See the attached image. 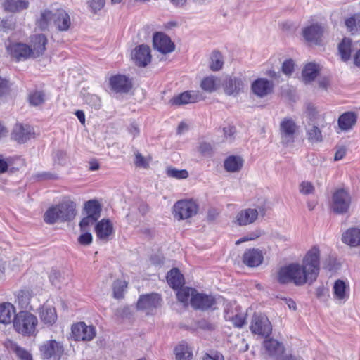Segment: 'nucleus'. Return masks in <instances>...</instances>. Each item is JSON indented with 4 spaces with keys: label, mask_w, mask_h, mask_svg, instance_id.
Returning a JSON list of instances; mask_svg holds the SVG:
<instances>
[{
    "label": "nucleus",
    "mask_w": 360,
    "mask_h": 360,
    "mask_svg": "<svg viewBox=\"0 0 360 360\" xmlns=\"http://www.w3.org/2000/svg\"><path fill=\"white\" fill-rule=\"evenodd\" d=\"M134 162L137 167L144 168L148 167V162L146 161V158L139 153H136Z\"/></svg>",
    "instance_id": "obj_60"
},
{
    "label": "nucleus",
    "mask_w": 360,
    "mask_h": 360,
    "mask_svg": "<svg viewBox=\"0 0 360 360\" xmlns=\"http://www.w3.org/2000/svg\"><path fill=\"white\" fill-rule=\"evenodd\" d=\"M89 5L91 7L92 11L96 13L98 11L101 10L105 4V0H89Z\"/></svg>",
    "instance_id": "obj_55"
},
{
    "label": "nucleus",
    "mask_w": 360,
    "mask_h": 360,
    "mask_svg": "<svg viewBox=\"0 0 360 360\" xmlns=\"http://www.w3.org/2000/svg\"><path fill=\"white\" fill-rule=\"evenodd\" d=\"M180 288L176 293L177 299L179 302L187 304L189 297H192V295L195 293L196 290L188 287Z\"/></svg>",
    "instance_id": "obj_45"
},
{
    "label": "nucleus",
    "mask_w": 360,
    "mask_h": 360,
    "mask_svg": "<svg viewBox=\"0 0 360 360\" xmlns=\"http://www.w3.org/2000/svg\"><path fill=\"white\" fill-rule=\"evenodd\" d=\"M166 174L169 177L176 179H184L188 176V172L186 169H178L174 167H167Z\"/></svg>",
    "instance_id": "obj_49"
},
{
    "label": "nucleus",
    "mask_w": 360,
    "mask_h": 360,
    "mask_svg": "<svg viewBox=\"0 0 360 360\" xmlns=\"http://www.w3.org/2000/svg\"><path fill=\"white\" fill-rule=\"evenodd\" d=\"M76 214V204L68 199L49 207L44 214V220L49 224H53L57 221H70L75 219Z\"/></svg>",
    "instance_id": "obj_2"
},
{
    "label": "nucleus",
    "mask_w": 360,
    "mask_h": 360,
    "mask_svg": "<svg viewBox=\"0 0 360 360\" xmlns=\"http://www.w3.org/2000/svg\"><path fill=\"white\" fill-rule=\"evenodd\" d=\"M202 360H224V357L218 352H212L210 354L206 353Z\"/></svg>",
    "instance_id": "obj_61"
},
{
    "label": "nucleus",
    "mask_w": 360,
    "mask_h": 360,
    "mask_svg": "<svg viewBox=\"0 0 360 360\" xmlns=\"http://www.w3.org/2000/svg\"><path fill=\"white\" fill-rule=\"evenodd\" d=\"M37 324V316L27 311H21L16 314L13 323L17 333L28 337L34 335Z\"/></svg>",
    "instance_id": "obj_3"
},
{
    "label": "nucleus",
    "mask_w": 360,
    "mask_h": 360,
    "mask_svg": "<svg viewBox=\"0 0 360 360\" xmlns=\"http://www.w3.org/2000/svg\"><path fill=\"white\" fill-rule=\"evenodd\" d=\"M250 330L252 333L267 337L271 334L272 327L265 315L255 314L252 320Z\"/></svg>",
    "instance_id": "obj_7"
},
{
    "label": "nucleus",
    "mask_w": 360,
    "mask_h": 360,
    "mask_svg": "<svg viewBox=\"0 0 360 360\" xmlns=\"http://www.w3.org/2000/svg\"><path fill=\"white\" fill-rule=\"evenodd\" d=\"M346 288L345 282L342 280H337L333 285L335 297L338 300H344L347 297Z\"/></svg>",
    "instance_id": "obj_42"
},
{
    "label": "nucleus",
    "mask_w": 360,
    "mask_h": 360,
    "mask_svg": "<svg viewBox=\"0 0 360 360\" xmlns=\"http://www.w3.org/2000/svg\"><path fill=\"white\" fill-rule=\"evenodd\" d=\"M191 304L195 309L205 311L216 304V300L212 295L199 293L196 291L191 297Z\"/></svg>",
    "instance_id": "obj_12"
},
{
    "label": "nucleus",
    "mask_w": 360,
    "mask_h": 360,
    "mask_svg": "<svg viewBox=\"0 0 360 360\" xmlns=\"http://www.w3.org/2000/svg\"><path fill=\"white\" fill-rule=\"evenodd\" d=\"M31 299V293L29 290H22L18 292L17 295V301L21 308L29 309L30 301Z\"/></svg>",
    "instance_id": "obj_43"
},
{
    "label": "nucleus",
    "mask_w": 360,
    "mask_h": 360,
    "mask_svg": "<svg viewBox=\"0 0 360 360\" xmlns=\"http://www.w3.org/2000/svg\"><path fill=\"white\" fill-rule=\"evenodd\" d=\"M2 6L6 11L15 13L27 9L29 2L24 0H6Z\"/></svg>",
    "instance_id": "obj_33"
},
{
    "label": "nucleus",
    "mask_w": 360,
    "mask_h": 360,
    "mask_svg": "<svg viewBox=\"0 0 360 360\" xmlns=\"http://www.w3.org/2000/svg\"><path fill=\"white\" fill-rule=\"evenodd\" d=\"M45 101V94L43 91H36L29 96V102L33 106H38Z\"/></svg>",
    "instance_id": "obj_50"
},
{
    "label": "nucleus",
    "mask_w": 360,
    "mask_h": 360,
    "mask_svg": "<svg viewBox=\"0 0 360 360\" xmlns=\"http://www.w3.org/2000/svg\"><path fill=\"white\" fill-rule=\"evenodd\" d=\"M135 63L140 67H145L150 62V50L148 46L141 44L137 46L132 53Z\"/></svg>",
    "instance_id": "obj_19"
},
{
    "label": "nucleus",
    "mask_w": 360,
    "mask_h": 360,
    "mask_svg": "<svg viewBox=\"0 0 360 360\" xmlns=\"http://www.w3.org/2000/svg\"><path fill=\"white\" fill-rule=\"evenodd\" d=\"M243 165V160L238 155H230L226 158L224 167L229 172H237L241 169Z\"/></svg>",
    "instance_id": "obj_31"
},
{
    "label": "nucleus",
    "mask_w": 360,
    "mask_h": 360,
    "mask_svg": "<svg viewBox=\"0 0 360 360\" xmlns=\"http://www.w3.org/2000/svg\"><path fill=\"white\" fill-rule=\"evenodd\" d=\"M112 89L117 93H128L132 87L131 80L124 75H115L110 79Z\"/></svg>",
    "instance_id": "obj_18"
},
{
    "label": "nucleus",
    "mask_w": 360,
    "mask_h": 360,
    "mask_svg": "<svg viewBox=\"0 0 360 360\" xmlns=\"http://www.w3.org/2000/svg\"><path fill=\"white\" fill-rule=\"evenodd\" d=\"M324 32V28L321 24L313 23L302 29V36L307 42L319 44Z\"/></svg>",
    "instance_id": "obj_13"
},
{
    "label": "nucleus",
    "mask_w": 360,
    "mask_h": 360,
    "mask_svg": "<svg viewBox=\"0 0 360 360\" xmlns=\"http://www.w3.org/2000/svg\"><path fill=\"white\" fill-rule=\"evenodd\" d=\"M127 287V283L124 281L116 280L112 284L113 296L116 299L123 297L124 291Z\"/></svg>",
    "instance_id": "obj_46"
},
{
    "label": "nucleus",
    "mask_w": 360,
    "mask_h": 360,
    "mask_svg": "<svg viewBox=\"0 0 360 360\" xmlns=\"http://www.w3.org/2000/svg\"><path fill=\"white\" fill-rule=\"evenodd\" d=\"M10 90V85L8 80L0 77V96L6 94Z\"/></svg>",
    "instance_id": "obj_63"
},
{
    "label": "nucleus",
    "mask_w": 360,
    "mask_h": 360,
    "mask_svg": "<svg viewBox=\"0 0 360 360\" xmlns=\"http://www.w3.org/2000/svg\"><path fill=\"white\" fill-rule=\"evenodd\" d=\"M304 115L311 122H314L317 119L318 112L314 105L311 103L307 104Z\"/></svg>",
    "instance_id": "obj_51"
},
{
    "label": "nucleus",
    "mask_w": 360,
    "mask_h": 360,
    "mask_svg": "<svg viewBox=\"0 0 360 360\" xmlns=\"http://www.w3.org/2000/svg\"><path fill=\"white\" fill-rule=\"evenodd\" d=\"M306 134L308 141L311 143H319L323 141L321 129L314 124L311 127L307 129Z\"/></svg>",
    "instance_id": "obj_37"
},
{
    "label": "nucleus",
    "mask_w": 360,
    "mask_h": 360,
    "mask_svg": "<svg viewBox=\"0 0 360 360\" xmlns=\"http://www.w3.org/2000/svg\"><path fill=\"white\" fill-rule=\"evenodd\" d=\"M262 233L260 230H255L253 232L250 233L248 235L240 238L236 242V245H239L243 242L255 240L261 236Z\"/></svg>",
    "instance_id": "obj_53"
},
{
    "label": "nucleus",
    "mask_w": 360,
    "mask_h": 360,
    "mask_svg": "<svg viewBox=\"0 0 360 360\" xmlns=\"http://www.w3.org/2000/svg\"><path fill=\"white\" fill-rule=\"evenodd\" d=\"M40 352L44 359L59 360L63 353V347L60 342L51 340L41 345Z\"/></svg>",
    "instance_id": "obj_8"
},
{
    "label": "nucleus",
    "mask_w": 360,
    "mask_h": 360,
    "mask_svg": "<svg viewBox=\"0 0 360 360\" xmlns=\"http://www.w3.org/2000/svg\"><path fill=\"white\" fill-rule=\"evenodd\" d=\"M298 129L299 127L292 118L285 117L280 124L281 143L283 145L292 143Z\"/></svg>",
    "instance_id": "obj_6"
},
{
    "label": "nucleus",
    "mask_w": 360,
    "mask_h": 360,
    "mask_svg": "<svg viewBox=\"0 0 360 360\" xmlns=\"http://www.w3.org/2000/svg\"><path fill=\"white\" fill-rule=\"evenodd\" d=\"M314 187L311 183L303 181L300 186V191L304 195H309L314 192Z\"/></svg>",
    "instance_id": "obj_56"
},
{
    "label": "nucleus",
    "mask_w": 360,
    "mask_h": 360,
    "mask_svg": "<svg viewBox=\"0 0 360 360\" xmlns=\"http://www.w3.org/2000/svg\"><path fill=\"white\" fill-rule=\"evenodd\" d=\"M174 354L176 360H190L192 357V353L185 342H181L174 348Z\"/></svg>",
    "instance_id": "obj_35"
},
{
    "label": "nucleus",
    "mask_w": 360,
    "mask_h": 360,
    "mask_svg": "<svg viewBox=\"0 0 360 360\" xmlns=\"http://www.w3.org/2000/svg\"><path fill=\"white\" fill-rule=\"evenodd\" d=\"M162 299L159 294L152 292L140 295L136 308L139 310H153L161 305Z\"/></svg>",
    "instance_id": "obj_10"
},
{
    "label": "nucleus",
    "mask_w": 360,
    "mask_h": 360,
    "mask_svg": "<svg viewBox=\"0 0 360 360\" xmlns=\"http://www.w3.org/2000/svg\"><path fill=\"white\" fill-rule=\"evenodd\" d=\"M352 197L345 188L336 189L332 194L330 210L337 214H344L349 212Z\"/></svg>",
    "instance_id": "obj_4"
},
{
    "label": "nucleus",
    "mask_w": 360,
    "mask_h": 360,
    "mask_svg": "<svg viewBox=\"0 0 360 360\" xmlns=\"http://www.w3.org/2000/svg\"><path fill=\"white\" fill-rule=\"evenodd\" d=\"M41 321L46 325L52 326L57 320L56 309L48 304H44L39 309Z\"/></svg>",
    "instance_id": "obj_26"
},
{
    "label": "nucleus",
    "mask_w": 360,
    "mask_h": 360,
    "mask_svg": "<svg viewBox=\"0 0 360 360\" xmlns=\"http://www.w3.org/2000/svg\"><path fill=\"white\" fill-rule=\"evenodd\" d=\"M98 219L87 215L79 222V227L82 231H86L89 226L93 225Z\"/></svg>",
    "instance_id": "obj_52"
},
{
    "label": "nucleus",
    "mask_w": 360,
    "mask_h": 360,
    "mask_svg": "<svg viewBox=\"0 0 360 360\" xmlns=\"http://www.w3.org/2000/svg\"><path fill=\"white\" fill-rule=\"evenodd\" d=\"M84 209L87 215L99 219L101 207L96 200H90L85 202Z\"/></svg>",
    "instance_id": "obj_36"
},
{
    "label": "nucleus",
    "mask_w": 360,
    "mask_h": 360,
    "mask_svg": "<svg viewBox=\"0 0 360 360\" xmlns=\"http://www.w3.org/2000/svg\"><path fill=\"white\" fill-rule=\"evenodd\" d=\"M8 51L11 57L18 61L32 58L31 47L25 44L17 43L10 45L8 47Z\"/></svg>",
    "instance_id": "obj_17"
},
{
    "label": "nucleus",
    "mask_w": 360,
    "mask_h": 360,
    "mask_svg": "<svg viewBox=\"0 0 360 360\" xmlns=\"http://www.w3.org/2000/svg\"><path fill=\"white\" fill-rule=\"evenodd\" d=\"M8 347L21 360H32L30 353L15 342H10Z\"/></svg>",
    "instance_id": "obj_38"
},
{
    "label": "nucleus",
    "mask_w": 360,
    "mask_h": 360,
    "mask_svg": "<svg viewBox=\"0 0 360 360\" xmlns=\"http://www.w3.org/2000/svg\"><path fill=\"white\" fill-rule=\"evenodd\" d=\"M47 41L46 37L43 34H35L32 37V58H37L44 53Z\"/></svg>",
    "instance_id": "obj_23"
},
{
    "label": "nucleus",
    "mask_w": 360,
    "mask_h": 360,
    "mask_svg": "<svg viewBox=\"0 0 360 360\" xmlns=\"http://www.w3.org/2000/svg\"><path fill=\"white\" fill-rule=\"evenodd\" d=\"M153 42L154 49L163 54L171 53L175 49V45L170 37L163 32L155 33Z\"/></svg>",
    "instance_id": "obj_11"
},
{
    "label": "nucleus",
    "mask_w": 360,
    "mask_h": 360,
    "mask_svg": "<svg viewBox=\"0 0 360 360\" xmlns=\"http://www.w3.org/2000/svg\"><path fill=\"white\" fill-rule=\"evenodd\" d=\"M345 25L352 34L360 32V14H355L347 19Z\"/></svg>",
    "instance_id": "obj_41"
},
{
    "label": "nucleus",
    "mask_w": 360,
    "mask_h": 360,
    "mask_svg": "<svg viewBox=\"0 0 360 360\" xmlns=\"http://www.w3.org/2000/svg\"><path fill=\"white\" fill-rule=\"evenodd\" d=\"M263 261V255L259 249L252 248L247 250L243 256V263L249 267L259 266Z\"/></svg>",
    "instance_id": "obj_22"
},
{
    "label": "nucleus",
    "mask_w": 360,
    "mask_h": 360,
    "mask_svg": "<svg viewBox=\"0 0 360 360\" xmlns=\"http://www.w3.org/2000/svg\"><path fill=\"white\" fill-rule=\"evenodd\" d=\"M34 135L33 128L27 124H16L11 133V137L19 143H24Z\"/></svg>",
    "instance_id": "obj_15"
},
{
    "label": "nucleus",
    "mask_w": 360,
    "mask_h": 360,
    "mask_svg": "<svg viewBox=\"0 0 360 360\" xmlns=\"http://www.w3.org/2000/svg\"><path fill=\"white\" fill-rule=\"evenodd\" d=\"M223 87L227 95L237 96L243 90L244 82L241 78L229 77L224 80Z\"/></svg>",
    "instance_id": "obj_16"
},
{
    "label": "nucleus",
    "mask_w": 360,
    "mask_h": 360,
    "mask_svg": "<svg viewBox=\"0 0 360 360\" xmlns=\"http://www.w3.org/2000/svg\"><path fill=\"white\" fill-rule=\"evenodd\" d=\"M55 11L44 9L41 11L39 17L36 20V25L39 30L45 31L49 29L50 24L54 19Z\"/></svg>",
    "instance_id": "obj_28"
},
{
    "label": "nucleus",
    "mask_w": 360,
    "mask_h": 360,
    "mask_svg": "<svg viewBox=\"0 0 360 360\" xmlns=\"http://www.w3.org/2000/svg\"><path fill=\"white\" fill-rule=\"evenodd\" d=\"M198 205L192 199L177 201L173 206V214L178 220H183L195 216L198 211Z\"/></svg>",
    "instance_id": "obj_5"
},
{
    "label": "nucleus",
    "mask_w": 360,
    "mask_h": 360,
    "mask_svg": "<svg viewBox=\"0 0 360 360\" xmlns=\"http://www.w3.org/2000/svg\"><path fill=\"white\" fill-rule=\"evenodd\" d=\"M231 321L234 326L242 328L245 323V317L242 314H236L231 318Z\"/></svg>",
    "instance_id": "obj_57"
},
{
    "label": "nucleus",
    "mask_w": 360,
    "mask_h": 360,
    "mask_svg": "<svg viewBox=\"0 0 360 360\" xmlns=\"http://www.w3.org/2000/svg\"><path fill=\"white\" fill-rule=\"evenodd\" d=\"M273 83L264 78L256 79L251 86L252 92L260 98H263L271 94L273 91Z\"/></svg>",
    "instance_id": "obj_20"
},
{
    "label": "nucleus",
    "mask_w": 360,
    "mask_h": 360,
    "mask_svg": "<svg viewBox=\"0 0 360 360\" xmlns=\"http://www.w3.org/2000/svg\"><path fill=\"white\" fill-rule=\"evenodd\" d=\"M15 314V308L12 304L9 302L0 304V323L6 325L13 322Z\"/></svg>",
    "instance_id": "obj_25"
},
{
    "label": "nucleus",
    "mask_w": 360,
    "mask_h": 360,
    "mask_svg": "<svg viewBox=\"0 0 360 360\" xmlns=\"http://www.w3.org/2000/svg\"><path fill=\"white\" fill-rule=\"evenodd\" d=\"M320 270V251L313 247L304 257L302 264L291 263L282 266L277 273L276 278L280 284L293 283L301 286L306 283L311 285L319 276Z\"/></svg>",
    "instance_id": "obj_1"
},
{
    "label": "nucleus",
    "mask_w": 360,
    "mask_h": 360,
    "mask_svg": "<svg viewBox=\"0 0 360 360\" xmlns=\"http://www.w3.org/2000/svg\"><path fill=\"white\" fill-rule=\"evenodd\" d=\"M258 215L259 212L257 209H243L236 214L232 222L240 226H247L253 224L258 218Z\"/></svg>",
    "instance_id": "obj_14"
},
{
    "label": "nucleus",
    "mask_w": 360,
    "mask_h": 360,
    "mask_svg": "<svg viewBox=\"0 0 360 360\" xmlns=\"http://www.w3.org/2000/svg\"><path fill=\"white\" fill-rule=\"evenodd\" d=\"M193 102H195L193 97L188 91L181 93L176 96H174L169 101V103L172 105H184V104H187L189 103H193Z\"/></svg>",
    "instance_id": "obj_40"
},
{
    "label": "nucleus",
    "mask_w": 360,
    "mask_h": 360,
    "mask_svg": "<svg viewBox=\"0 0 360 360\" xmlns=\"http://www.w3.org/2000/svg\"><path fill=\"white\" fill-rule=\"evenodd\" d=\"M342 240L352 247L360 245V229H349L342 234Z\"/></svg>",
    "instance_id": "obj_29"
},
{
    "label": "nucleus",
    "mask_w": 360,
    "mask_h": 360,
    "mask_svg": "<svg viewBox=\"0 0 360 360\" xmlns=\"http://www.w3.org/2000/svg\"><path fill=\"white\" fill-rule=\"evenodd\" d=\"M264 347L268 355L275 359L280 357L284 352L283 345L274 339L265 340Z\"/></svg>",
    "instance_id": "obj_24"
},
{
    "label": "nucleus",
    "mask_w": 360,
    "mask_h": 360,
    "mask_svg": "<svg viewBox=\"0 0 360 360\" xmlns=\"http://www.w3.org/2000/svg\"><path fill=\"white\" fill-rule=\"evenodd\" d=\"M84 99L88 105L95 110H98L101 107V101L96 94L88 93L84 96Z\"/></svg>",
    "instance_id": "obj_48"
},
{
    "label": "nucleus",
    "mask_w": 360,
    "mask_h": 360,
    "mask_svg": "<svg viewBox=\"0 0 360 360\" xmlns=\"http://www.w3.org/2000/svg\"><path fill=\"white\" fill-rule=\"evenodd\" d=\"M95 231L99 239L108 240L113 231L112 224L109 219H103L96 224Z\"/></svg>",
    "instance_id": "obj_27"
},
{
    "label": "nucleus",
    "mask_w": 360,
    "mask_h": 360,
    "mask_svg": "<svg viewBox=\"0 0 360 360\" xmlns=\"http://www.w3.org/2000/svg\"><path fill=\"white\" fill-rule=\"evenodd\" d=\"M53 25L60 32L68 31L71 25L69 14L63 8L55 11Z\"/></svg>",
    "instance_id": "obj_21"
},
{
    "label": "nucleus",
    "mask_w": 360,
    "mask_h": 360,
    "mask_svg": "<svg viewBox=\"0 0 360 360\" xmlns=\"http://www.w3.org/2000/svg\"><path fill=\"white\" fill-rule=\"evenodd\" d=\"M201 88L209 93H212L216 90V79L213 76L205 77L200 84Z\"/></svg>",
    "instance_id": "obj_47"
},
{
    "label": "nucleus",
    "mask_w": 360,
    "mask_h": 360,
    "mask_svg": "<svg viewBox=\"0 0 360 360\" xmlns=\"http://www.w3.org/2000/svg\"><path fill=\"white\" fill-rule=\"evenodd\" d=\"M167 281L174 289L179 288L184 284V276L177 268H173L167 273Z\"/></svg>",
    "instance_id": "obj_30"
},
{
    "label": "nucleus",
    "mask_w": 360,
    "mask_h": 360,
    "mask_svg": "<svg viewBox=\"0 0 360 360\" xmlns=\"http://www.w3.org/2000/svg\"><path fill=\"white\" fill-rule=\"evenodd\" d=\"M224 61L219 51H214L211 56L210 69L213 71H218L223 67Z\"/></svg>",
    "instance_id": "obj_44"
},
{
    "label": "nucleus",
    "mask_w": 360,
    "mask_h": 360,
    "mask_svg": "<svg viewBox=\"0 0 360 360\" xmlns=\"http://www.w3.org/2000/svg\"><path fill=\"white\" fill-rule=\"evenodd\" d=\"M356 122V115L354 112H347L338 119L339 127L344 131L351 129Z\"/></svg>",
    "instance_id": "obj_32"
},
{
    "label": "nucleus",
    "mask_w": 360,
    "mask_h": 360,
    "mask_svg": "<svg viewBox=\"0 0 360 360\" xmlns=\"http://www.w3.org/2000/svg\"><path fill=\"white\" fill-rule=\"evenodd\" d=\"M317 74L318 69L316 65L314 63H309L305 65L302 75L303 80L307 83L314 80Z\"/></svg>",
    "instance_id": "obj_39"
},
{
    "label": "nucleus",
    "mask_w": 360,
    "mask_h": 360,
    "mask_svg": "<svg viewBox=\"0 0 360 360\" xmlns=\"http://www.w3.org/2000/svg\"><path fill=\"white\" fill-rule=\"evenodd\" d=\"M316 295L320 300H326L328 296V290L323 285L319 286L316 290Z\"/></svg>",
    "instance_id": "obj_62"
},
{
    "label": "nucleus",
    "mask_w": 360,
    "mask_h": 360,
    "mask_svg": "<svg viewBox=\"0 0 360 360\" xmlns=\"http://www.w3.org/2000/svg\"><path fill=\"white\" fill-rule=\"evenodd\" d=\"M92 235L89 232H86L78 238V242L81 245H89L92 243Z\"/></svg>",
    "instance_id": "obj_58"
},
{
    "label": "nucleus",
    "mask_w": 360,
    "mask_h": 360,
    "mask_svg": "<svg viewBox=\"0 0 360 360\" xmlns=\"http://www.w3.org/2000/svg\"><path fill=\"white\" fill-rule=\"evenodd\" d=\"M1 27L4 31L11 30L15 27V23L11 18H6L1 20Z\"/></svg>",
    "instance_id": "obj_64"
},
{
    "label": "nucleus",
    "mask_w": 360,
    "mask_h": 360,
    "mask_svg": "<svg viewBox=\"0 0 360 360\" xmlns=\"http://www.w3.org/2000/svg\"><path fill=\"white\" fill-rule=\"evenodd\" d=\"M220 214V210L215 208L211 207L207 211V220L210 222H212L217 219Z\"/></svg>",
    "instance_id": "obj_59"
},
{
    "label": "nucleus",
    "mask_w": 360,
    "mask_h": 360,
    "mask_svg": "<svg viewBox=\"0 0 360 360\" xmlns=\"http://www.w3.org/2000/svg\"><path fill=\"white\" fill-rule=\"evenodd\" d=\"M295 63L292 59L286 60L282 65V71L286 75H290L294 71Z\"/></svg>",
    "instance_id": "obj_54"
},
{
    "label": "nucleus",
    "mask_w": 360,
    "mask_h": 360,
    "mask_svg": "<svg viewBox=\"0 0 360 360\" xmlns=\"http://www.w3.org/2000/svg\"><path fill=\"white\" fill-rule=\"evenodd\" d=\"M338 52L343 61L349 60L352 53V40L345 37L338 45Z\"/></svg>",
    "instance_id": "obj_34"
},
{
    "label": "nucleus",
    "mask_w": 360,
    "mask_h": 360,
    "mask_svg": "<svg viewBox=\"0 0 360 360\" xmlns=\"http://www.w3.org/2000/svg\"><path fill=\"white\" fill-rule=\"evenodd\" d=\"M72 335L77 341H90L96 336V330L93 326H87L84 322H79L72 325Z\"/></svg>",
    "instance_id": "obj_9"
}]
</instances>
